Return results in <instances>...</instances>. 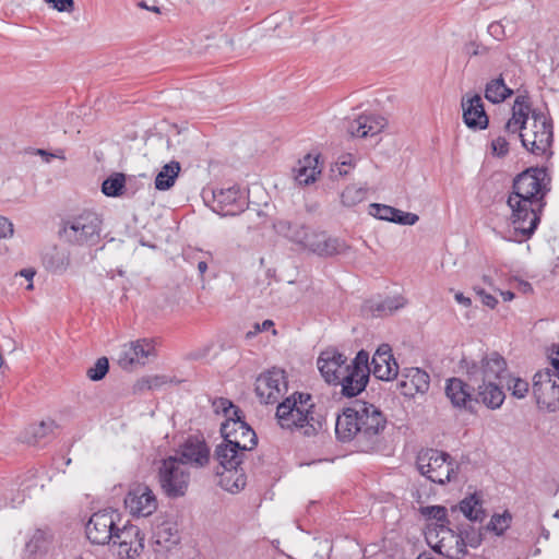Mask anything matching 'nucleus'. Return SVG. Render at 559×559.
I'll return each instance as SVG.
<instances>
[{
    "label": "nucleus",
    "mask_w": 559,
    "mask_h": 559,
    "mask_svg": "<svg viewBox=\"0 0 559 559\" xmlns=\"http://www.w3.org/2000/svg\"><path fill=\"white\" fill-rule=\"evenodd\" d=\"M14 228L11 221L4 216H0V239H8L13 236Z\"/></svg>",
    "instance_id": "obj_55"
},
{
    "label": "nucleus",
    "mask_w": 559,
    "mask_h": 559,
    "mask_svg": "<svg viewBox=\"0 0 559 559\" xmlns=\"http://www.w3.org/2000/svg\"><path fill=\"white\" fill-rule=\"evenodd\" d=\"M102 219L95 212L87 211L63 223L61 236L66 241L78 246H92L99 239Z\"/></svg>",
    "instance_id": "obj_8"
},
{
    "label": "nucleus",
    "mask_w": 559,
    "mask_h": 559,
    "mask_svg": "<svg viewBox=\"0 0 559 559\" xmlns=\"http://www.w3.org/2000/svg\"><path fill=\"white\" fill-rule=\"evenodd\" d=\"M126 187V177L123 174L116 173L104 180L102 191L105 195L117 198L123 194Z\"/></svg>",
    "instance_id": "obj_37"
},
{
    "label": "nucleus",
    "mask_w": 559,
    "mask_h": 559,
    "mask_svg": "<svg viewBox=\"0 0 559 559\" xmlns=\"http://www.w3.org/2000/svg\"><path fill=\"white\" fill-rule=\"evenodd\" d=\"M500 295L504 301H511L514 298V294L510 290H501Z\"/></svg>",
    "instance_id": "obj_64"
},
{
    "label": "nucleus",
    "mask_w": 559,
    "mask_h": 559,
    "mask_svg": "<svg viewBox=\"0 0 559 559\" xmlns=\"http://www.w3.org/2000/svg\"><path fill=\"white\" fill-rule=\"evenodd\" d=\"M511 522V515L508 512L503 514L492 515L487 528L495 532L497 535H501L509 527Z\"/></svg>",
    "instance_id": "obj_44"
},
{
    "label": "nucleus",
    "mask_w": 559,
    "mask_h": 559,
    "mask_svg": "<svg viewBox=\"0 0 559 559\" xmlns=\"http://www.w3.org/2000/svg\"><path fill=\"white\" fill-rule=\"evenodd\" d=\"M459 536L472 548H477L481 544V535L475 530L461 531Z\"/></svg>",
    "instance_id": "obj_51"
},
{
    "label": "nucleus",
    "mask_w": 559,
    "mask_h": 559,
    "mask_svg": "<svg viewBox=\"0 0 559 559\" xmlns=\"http://www.w3.org/2000/svg\"><path fill=\"white\" fill-rule=\"evenodd\" d=\"M247 197L239 187L233 186L212 191L211 209L221 216H234L243 212Z\"/></svg>",
    "instance_id": "obj_16"
},
{
    "label": "nucleus",
    "mask_w": 559,
    "mask_h": 559,
    "mask_svg": "<svg viewBox=\"0 0 559 559\" xmlns=\"http://www.w3.org/2000/svg\"><path fill=\"white\" fill-rule=\"evenodd\" d=\"M367 191L364 188L349 186L341 194L342 203L345 206H355L365 201Z\"/></svg>",
    "instance_id": "obj_40"
},
{
    "label": "nucleus",
    "mask_w": 559,
    "mask_h": 559,
    "mask_svg": "<svg viewBox=\"0 0 559 559\" xmlns=\"http://www.w3.org/2000/svg\"><path fill=\"white\" fill-rule=\"evenodd\" d=\"M335 435L342 442L355 440L359 448V424L356 402L346 407L335 420Z\"/></svg>",
    "instance_id": "obj_21"
},
{
    "label": "nucleus",
    "mask_w": 559,
    "mask_h": 559,
    "mask_svg": "<svg viewBox=\"0 0 559 559\" xmlns=\"http://www.w3.org/2000/svg\"><path fill=\"white\" fill-rule=\"evenodd\" d=\"M513 95V90L507 86L502 74L491 79L485 86V98L492 104H500Z\"/></svg>",
    "instance_id": "obj_32"
},
{
    "label": "nucleus",
    "mask_w": 559,
    "mask_h": 559,
    "mask_svg": "<svg viewBox=\"0 0 559 559\" xmlns=\"http://www.w3.org/2000/svg\"><path fill=\"white\" fill-rule=\"evenodd\" d=\"M459 509L471 521H481L484 519V510L476 495H471L463 499L459 504Z\"/></svg>",
    "instance_id": "obj_36"
},
{
    "label": "nucleus",
    "mask_w": 559,
    "mask_h": 559,
    "mask_svg": "<svg viewBox=\"0 0 559 559\" xmlns=\"http://www.w3.org/2000/svg\"><path fill=\"white\" fill-rule=\"evenodd\" d=\"M175 456L182 462L185 467L190 465L200 468L210 461V448L204 440L190 438L180 447Z\"/></svg>",
    "instance_id": "obj_20"
},
{
    "label": "nucleus",
    "mask_w": 559,
    "mask_h": 559,
    "mask_svg": "<svg viewBox=\"0 0 559 559\" xmlns=\"http://www.w3.org/2000/svg\"><path fill=\"white\" fill-rule=\"evenodd\" d=\"M179 171L180 164L176 160H171L163 166L155 178V188L159 191L170 189L175 185V180L178 177Z\"/></svg>",
    "instance_id": "obj_34"
},
{
    "label": "nucleus",
    "mask_w": 559,
    "mask_h": 559,
    "mask_svg": "<svg viewBox=\"0 0 559 559\" xmlns=\"http://www.w3.org/2000/svg\"><path fill=\"white\" fill-rule=\"evenodd\" d=\"M519 206L512 203H508L511 209V224L513 226V236H510L511 240L523 241L530 238L539 224V212L542 204L533 202H519Z\"/></svg>",
    "instance_id": "obj_12"
},
{
    "label": "nucleus",
    "mask_w": 559,
    "mask_h": 559,
    "mask_svg": "<svg viewBox=\"0 0 559 559\" xmlns=\"http://www.w3.org/2000/svg\"><path fill=\"white\" fill-rule=\"evenodd\" d=\"M368 213L378 219L391 222L392 215L396 214V209L385 204L371 203Z\"/></svg>",
    "instance_id": "obj_43"
},
{
    "label": "nucleus",
    "mask_w": 559,
    "mask_h": 559,
    "mask_svg": "<svg viewBox=\"0 0 559 559\" xmlns=\"http://www.w3.org/2000/svg\"><path fill=\"white\" fill-rule=\"evenodd\" d=\"M48 544V535L41 530H36L26 542L25 551L29 555H36L46 549Z\"/></svg>",
    "instance_id": "obj_38"
},
{
    "label": "nucleus",
    "mask_w": 559,
    "mask_h": 559,
    "mask_svg": "<svg viewBox=\"0 0 559 559\" xmlns=\"http://www.w3.org/2000/svg\"><path fill=\"white\" fill-rule=\"evenodd\" d=\"M533 395L539 408L548 412L559 409V382L554 378L551 370L546 369L535 373Z\"/></svg>",
    "instance_id": "obj_14"
},
{
    "label": "nucleus",
    "mask_w": 559,
    "mask_h": 559,
    "mask_svg": "<svg viewBox=\"0 0 559 559\" xmlns=\"http://www.w3.org/2000/svg\"><path fill=\"white\" fill-rule=\"evenodd\" d=\"M455 546L448 550V557L451 559H463L467 555V544L459 535L454 536Z\"/></svg>",
    "instance_id": "obj_50"
},
{
    "label": "nucleus",
    "mask_w": 559,
    "mask_h": 559,
    "mask_svg": "<svg viewBox=\"0 0 559 559\" xmlns=\"http://www.w3.org/2000/svg\"><path fill=\"white\" fill-rule=\"evenodd\" d=\"M301 246L319 255H334L346 249V245L338 238H331L323 233L316 231H309Z\"/></svg>",
    "instance_id": "obj_22"
},
{
    "label": "nucleus",
    "mask_w": 559,
    "mask_h": 559,
    "mask_svg": "<svg viewBox=\"0 0 559 559\" xmlns=\"http://www.w3.org/2000/svg\"><path fill=\"white\" fill-rule=\"evenodd\" d=\"M397 389L404 396L413 397L429 389V376L419 368H406L402 371Z\"/></svg>",
    "instance_id": "obj_23"
},
{
    "label": "nucleus",
    "mask_w": 559,
    "mask_h": 559,
    "mask_svg": "<svg viewBox=\"0 0 559 559\" xmlns=\"http://www.w3.org/2000/svg\"><path fill=\"white\" fill-rule=\"evenodd\" d=\"M124 506L132 516L147 518L156 511L157 499L146 485H138L127 493Z\"/></svg>",
    "instance_id": "obj_17"
},
{
    "label": "nucleus",
    "mask_w": 559,
    "mask_h": 559,
    "mask_svg": "<svg viewBox=\"0 0 559 559\" xmlns=\"http://www.w3.org/2000/svg\"><path fill=\"white\" fill-rule=\"evenodd\" d=\"M552 135L551 121L544 114L533 112L532 122L519 138L527 151L535 155H544L551 146Z\"/></svg>",
    "instance_id": "obj_11"
},
{
    "label": "nucleus",
    "mask_w": 559,
    "mask_h": 559,
    "mask_svg": "<svg viewBox=\"0 0 559 559\" xmlns=\"http://www.w3.org/2000/svg\"><path fill=\"white\" fill-rule=\"evenodd\" d=\"M476 386L475 405L483 403L490 409L500 408L506 399L504 392L501 386L496 382H479L473 383Z\"/></svg>",
    "instance_id": "obj_29"
},
{
    "label": "nucleus",
    "mask_w": 559,
    "mask_h": 559,
    "mask_svg": "<svg viewBox=\"0 0 559 559\" xmlns=\"http://www.w3.org/2000/svg\"><path fill=\"white\" fill-rule=\"evenodd\" d=\"M166 383L165 377L154 376V377H147L139 380L136 382V390L143 391V390H152L157 389Z\"/></svg>",
    "instance_id": "obj_47"
},
{
    "label": "nucleus",
    "mask_w": 559,
    "mask_h": 559,
    "mask_svg": "<svg viewBox=\"0 0 559 559\" xmlns=\"http://www.w3.org/2000/svg\"><path fill=\"white\" fill-rule=\"evenodd\" d=\"M464 51L466 55H468L469 57H474V56H483V55H486L487 51H488V48L485 47L484 45L481 44H478L476 41H469L465 45L464 47Z\"/></svg>",
    "instance_id": "obj_54"
},
{
    "label": "nucleus",
    "mask_w": 559,
    "mask_h": 559,
    "mask_svg": "<svg viewBox=\"0 0 559 559\" xmlns=\"http://www.w3.org/2000/svg\"><path fill=\"white\" fill-rule=\"evenodd\" d=\"M247 451H242L239 442L224 440L216 447L215 457L227 474H222L221 485L230 492L242 489L246 485V478L242 473H238V466L242 463Z\"/></svg>",
    "instance_id": "obj_4"
},
{
    "label": "nucleus",
    "mask_w": 559,
    "mask_h": 559,
    "mask_svg": "<svg viewBox=\"0 0 559 559\" xmlns=\"http://www.w3.org/2000/svg\"><path fill=\"white\" fill-rule=\"evenodd\" d=\"M546 169L531 168L519 176L513 181V191L508 198L507 203L519 206V202H533L542 204L548 183Z\"/></svg>",
    "instance_id": "obj_7"
},
{
    "label": "nucleus",
    "mask_w": 559,
    "mask_h": 559,
    "mask_svg": "<svg viewBox=\"0 0 559 559\" xmlns=\"http://www.w3.org/2000/svg\"><path fill=\"white\" fill-rule=\"evenodd\" d=\"M295 179L299 185H309L314 182L317 176L320 174L318 169V157L306 155L302 159L298 160L294 168Z\"/></svg>",
    "instance_id": "obj_31"
},
{
    "label": "nucleus",
    "mask_w": 559,
    "mask_h": 559,
    "mask_svg": "<svg viewBox=\"0 0 559 559\" xmlns=\"http://www.w3.org/2000/svg\"><path fill=\"white\" fill-rule=\"evenodd\" d=\"M492 153L499 157L504 156L509 152V142L502 135L497 136L491 142Z\"/></svg>",
    "instance_id": "obj_52"
},
{
    "label": "nucleus",
    "mask_w": 559,
    "mask_h": 559,
    "mask_svg": "<svg viewBox=\"0 0 559 559\" xmlns=\"http://www.w3.org/2000/svg\"><path fill=\"white\" fill-rule=\"evenodd\" d=\"M461 368L471 383L496 382L507 371L504 358L496 352L487 354L479 361L463 358Z\"/></svg>",
    "instance_id": "obj_9"
},
{
    "label": "nucleus",
    "mask_w": 559,
    "mask_h": 559,
    "mask_svg": "<svg viewBox=\"0 0 559 559\" xmlns=\"http://www.w3.org/2000/svg\"><path fill=\"white\" fill-rule=\"evenodd\" d=\"M158 480L166 496L181 497L188 489L190 472L177 456H169L159 466Z\"/></svg>",
    "instance_id": "obj_10"
},
{
    "label": "nucleus",
    "mask_w": 559,
    "mask_h": 559,
    "mask_svg": "<svg viewBox=\"0 0 559 559\" xmlns=\"http://www.w3.org/2000/svg\"><path fill=\"white\" fill-rule=\"evenodd\" d=\"M416 464L420 474L436 484L443 485L456 477V463L448 453L436 449L421 450Z\"/></svg>",
    "instance_id": "obj_6"
},
{
    "label": "nucleus",
    "mask_w": 559,
    "mask_h": 559,
    "mask_svg": "<svg viewBox=\"0 0 559 559\" xmlns=\"http://www.w3.org/2000/svg\"><path fill=\"white\" fill-rule=\"evenodd\" d=\"M359 424V449L362 452L374 450L386 427V417L381 409L367 402H356Z\"/></svg>",
    "instance_id": "obj_5"
},
{
    "label": "nucleus",
    "mask_w": 559,
    "mask_h": 559,
    "mask_svg": "<svg viewBox=\"0 0 559 559\" xmlns=\"http://www.w3.org/2000/svg\"><path fill=\"white\" fill-rule=\"evenodd\" d=\"M216 409H222L226 420L221 425V433L224 440L239 442L242 451L252 450L258 442L253 429L242 419L241 411L231 402L219 399L214 403Z\"/></svg>",
    "instance_id": "obj_3"
},
{
    "label": "nucleus",
    "mask_w": 559,
    "mask_h": 559,
    "mask_svg": "<svg viewBox=\"0 0 559 559\" xmlns=\"http://www.w3.org/2000/svg\"><path fill=\"white\" fill-rule=\"evenodd\" d=\"M179 540L178 526L174 521L163 520L153 528L152 542L154 551L157 554L170 550Z\"/></svg>",
    "instance_id": "obj_25"
},
{
    "label": "nucleus",
    "mask_w": 559,
    "mask_h": 559,
    "mask_svg": "<svg viewBox=\"0 0 559 559\" xmlns=\"http://www.w3.org/2000/svg\"><path fill=\"white\" fill-rule=\"evenodd\" d=\"M463 120L471 129H486L488 116L486 115L480 95L464 96L462 98Z\"/></svg>",
    "instance_id": "obj_24"
},
{
    "label": "nucleus",
    "mask_w": 559,
    "mask_h": 559,
    "mask_svg": "<svg viewBox=\"0 0 559 559\" xmlns=\"http://www.w3.org/2000/svg\"><path fill=\"white\" fill-rule=\"evenodd\" d=\"M454 299L457 304L464 306L465 308H468L472 305L471 298L464 296L461 292L454 294Z\"/></svg>",
    "instance_id": "obj_59"
},
{
    "label": "nucleus",
    "mask_w": 559,
    "mask_h": 559,
    "mask_svg": "<svg viewBox=\"0 0 559 559\" xmlns=\"http://www.w3.org/2000/svg\"><path fill=\"white\" fill-rule=\"evenodd\" d=\"M385 124V119L380 116L360 115L348 123L347 130L353 136L367 138L380 133Z\"/></svg>",
    "instance_id": "obj_27"
},
{
    "label": "nucleus",
    "mask_w": 559,
    "mask_h": 559,
    "mask_svg": "<svg viewBox=\"0 0 559 559\" xmlns=\"http://www.w3.org/2000/svg\"><path fill=\"white\" fill-rule=\"evenodd\" d=\"M423 515L433 519L437 522H440L441 525L447 521V509L440 506H430L421 509Z\"/></svg>",
    "instance_id": "obj_46"
},
{
    "label": "nucleus",
    "mask_w": 559,
    "mask_h": 559,
    "mask_svg": "<svg viewBox=\"0 0 559 559\" xmlns=\"http://www.w3.org/2000/svg\"><path fill=\"white\" fill-rule=\"evenodd\" d=\"M43 263L47 270L63 273L70 265V253L59 247H49L43 254Z\"/></svg>",
    "instance_id": "obj_30"
},
{
    "label": "nucleus",
    "mask_w": 559,
    "mask_h": 559,
    "mask_svg": "<svg viewBox=\"0 0 559 559\" xmlns=\"http://www.w3.org/2000/svg\"><path fill=\"white\" fill-rule=\"evenodd\" d=\"M501 28L502 26L499 24V23H491L489 26H488V32L492 35V36H498L499 33L501 32Z\"/></svg>",
    "instance_id": "obj_60"
},
{
    "label": "nucleus",
    "mask_w": 559,
    "mask_h": 559,
    "mask_svg": "<svg viewBox=\"0 0 559 559\" xmlns=\"http://www.w3.org/2000/svg\"><path fill=\"white\" fill-rule=\"evenodd\" d=\"M56 428H57V425H56L55 420L49 419V418L46 420H41L39 424L33 426L31 428V433L34 439V442H37V441L46 438L47 436L52 433Z\"/></svg>",
    "instance_id": "obj_42"
},
{
    "label": "nucleus",
    "mask_w": 559,
    "mask_h": 559,
    "mask_svg": "<svg viewBox=\"0 0 559 559\" xmlns=\"http://www.w3.org/2000/svg\"><path fill=\"white\" fill-rule=\"evenodd\" d=\"M287 390L285 371L280 368H272L261 373L255 380V393L259 400L265 404H273Z\"/></svg>",
    "instance_id": "obj_15"
},
{
    "label": "nucleus",
    "mask_w": 559,
    "mask_h": 559,
    "mask_svg": "<svg viewBox=\"0 0 559 559\" xmlns=\"http://www.w3.org/2000/svg\"><path fill=\"white\" fill-rule=\"evenodd\" d=\"M144 534L139 530V536L130 539L128 546L123 548L121 551L126 552V559H140L141 555L144 551Z\"/></svg>",
    "instance_id": "obj_41"
},
{
    "label": "nucleus",
    "mask_w": 559,
    "mask_h": 559,
    "mask_svg": "<svg viewBox=\"0 0 559 559\" xmlns=\"http://www.w3.org/2000/svg\"><path fill=\"white\" fill-rule=\"evenodd\" d=\"M508 389L513 396L523 399L528 392V383L520 378H513L509 381Z\"/></svg>",
    "instance_id": "obj_48"
},
{
    "label": "nucleus",
    "mask_w": 559,
    "mask_h": 559,
    "mask_svg": "<svg viewBox=\"0 0 559 559\" xmlns=\"http://www.w3.org/2000/svg\"><path fill=\"white\" fill-rule=\"evenodd\" d=\"M109 362L106 357L98 358L97 361L87 370V377L93 381L102 380L108 372Z\"/></svg>",
    "instance_id": "obj_45"
},
{
    "label": "nucleus",
    "mask_w": 559,
    "mask_h": 559,
    "mask_svg": "<svg viewBox=\"0 0 559 559\" xmlns=\"http://www.w3.org/2000/svg\"><path fill=\"white\" fill-rule=\"evenodd\" d=\"M155 355L153 341L142 338L124 344L119 353L118 362L123 369L145 365Z\"/></svg>",
    "instance_id": "obj_18"
},
{
    "label": "nucleus",
    "mask_w": 559,
    "mask_h": 559,
    "mask_svg": "<svg viewBox=\"0 0 559 559\" xmlns=\"http://www.w3.org/2000/svg\"><path fill=\"white\" fill-rule=\"evenodd\" d=\"M531 112V104L526 96H518L512 107V117L506 122L504 131L510 134H519L525 132L528 115Z\"/></svg>",
    "instance_id": "obj_28"
},
{
    "label": "nucleus",
    "mask_w": 559,
    "mask_h": 559,
    "mask_svg": "<svg viewBox=\"0 0 559 559\" xmlns=\"http://www.w3.org/2000/svg\"><path fill=\"white\" fill-rule=\"evenodd\" d=\"M355 166V158L352 154H346L340 157L338 173L340 175H347L348 168Z\"/></svg>",
    "instance_id": "obj_56"
},
{
    "label": "nucleus",
    "mask_w": 559,
    "mask_h": 559,
    "mask_svg": "<svg viewBox=\"0 0 559 559\" xmlns=\"http://www.w3.org/2000/svg\"><path fill=\"white\" fill-rule=\"evenodd\" d=\"M274 228L277 231V234L284 236L285 238L300 246L302 241H305L306 236L309 233L306 226L284 219L276 222L274 224Z\"/></svg>",
    "instance_id": "obj_33"
},
{
    "label": "nucleus",
    "mask_w": 559,
    "mask_h": 559,
    "mask_svg": "<svg viewBox=\"0 0 559 559\" xmlns=\"http://www.w3.org/2000/svg\"><path fill=\"white\" fill-rule=\"evenodd\" d=\"M139 530L140 528L135 525H123L119 527V524H117V532H115L112 544L119 545L122 550L128 546L130 539L139 536Z\"/></svg>",
    "instance_id": "obj_39"
},
{
    "label": "nucleus",
    "mask_w": 559,
    "mask_h": 559,
    "mask_svg": "<svg viewBox=\"0 0 559 559\" xmlns=\"http://www.w3.org/2000/svg\"><path fill=\"white\" fill-rule=\"evenodd\" d=\"M36 154L40 155L46 163H49L52 158V153H49L45 150H37Z\"/></svg>",
    "instance_id": "obj_62"
},
{
    "label": "nucleus",
    "mask_w": 559,
    "mask_h": 559,
    "mask_svg": "<svg viewBox=\"0 0 559 559\" xmlns=\"http://www.w3.org/2000/svg\"><path fill=\"white\" fill-rule=\"evenodd\" d=\"M276 418L282 428L300 430L307 437L317 435L324 426L311 395L306 393H295L282 402L276 409Z\"/></svg>",
    "instance_id": "obj_2"
},
{
    "label": "nucleus",
    "mask_w": 559,
    "mask_h": 559,
    "mask_svg": "<svg viewBox=\"0 0 559 559\" xmlns=\"http://www.w3.org/2000/svg\"><path fill=\"white\" fill-rule=\"evenodd\" d=\"M274 326V322L272 320H265L262 323H254L252 330L248 331L246 334L247 338H251L255 336L258 333L262 331H266Z\"/></svg>",
    "instance_id": "obj_57"
},
{
    "label": "nucleus",
    "mask_w": 559,
    "mask_h": 559,
    "mask_svg": "<svg viewBox=\"0 0 559 559\" xmlns=\"http://www.w3.org/2000/svg\"><path fill=\"white\" fill-rule=\"evenodd\" d=\"M474 290L481 298V301L485 306L492 309L498 304L497 298L491 294L486 293L483 288L475 287Z\"/></svg>",
    "instance_id": "obj_58"
},
{
    "label": "nucleus",
    "mask_w": 559,
    "mask_h": 559,
    "mask_svg": "<svg viewBox=\"0 0 559 559\" xmlns=\"http://www.w3.org/2000/svg\"><path fill=\"white\" fill-rule=\"evenodd\" d=\"M20 275L32 282L35 275V271H33L32 269H24L20 272Z\"/></svg>",
    "instance_id": "obj_61"
},
{
    "label": "nucleus",
    "mask_w": 559,
    "mask_h": 559,
    "mask_svg": "<svg viewBox=\"0 0 559 559\" xmlns=\"http://www.w3.org/2000/svg\"><path fill=\"white\" fill-rule=\"evenodd\" d=\"M552 368H554V372L555 374L554 378L557 380V382L559 381V357L558 358H555L552 359Z\"/></svg>",
    "instance_id": "obj_63"
},
{
    "label": "nucleus",
    "mask_w": 559,
    "mask_h": 559,
    "mask_svg": "<svg viewBox=\"0 0 559 559\" xmlns=\"http://www.w3.org/2000/svg\"><path fill=\"white\" fill-rule=\"evenodd\" d=\"M317 365L323 379L330 384H340L342 394L347 397L361 393L370 376L369 354L364 349L347 364V358L342 353L328 348L320 354Z\"/></svg>",
    "instance_id": "obj_1"
},
{
    "label": "nucleus",
    "mask_w": 559,
    "mask_h": 559,
    "mask_svg": "<svg viewBox=\"0 0 559 559\" xmlns=\"http://www.w3.org/2000/svg\"><path fill=\"white\" fill-rule=\"evenodd\" d=\"M406 304L404 297L397 295L392 297H386L380 301H374L371 305V310L373 316L382 317L394 313L396 310L403 308Z\"/></svg>",
    "instance_id": "obj_35"
},
{
    "label": "nucleus",
    "mask_w": 559,
    "mask_h": 559,
    "mask_svg": "<svg viewBox=\"0 0 559 559\" xmlns=\"http://www.w3.org/2000/svg\"><path fill=\"white\" fill-rule=\"evenodd\" d=\"M120 521L121 515L116 510L105 509L93 513L85 526L88 540L95 545L112 543L115 532H117V524Z\"/></svg>",
    "instance_id": "obj_13"
},
{
    "label": "nucleus",
    "mask_w": 559,
    "mask_h": 559,
    "mask_svg": "<svg viewBox=\"0 0 559 559\" xmlns=\"http://www.w3.org/2000/svg\"><path fill=\"white\" fill-rule=\"evenodd\" d=\"M372 368L369 367L370 372L377 379L383 381H391L399 374V365L392 355V348L389 344H381L371 360Z\"/></svg>",
    "instance_id": "obj_19"
},
{
    "label": "nucleus",
    "mask_w": 559,
    "mask_h": 559,
    "mask_svg": "<svg viewBox=\"0 0 559 559\" xmlns=\"http://www.w3.org/2000/svg\"><path fill=\"white\" fill-rule=\"evenodd\" d=\"M392 216H393L391 219L392 223L405 225V226H413L419 219L417 214L411 213V212H404L399 209H396V214H394Z\"/></svg>",
    "instance_id": "obj_49"
},
{
    "label": "nucleus",
    "mask_w": 559,
    "mask_h": 559,
    "mask_svg": "<svg viewBox=\"0 0 559 559\" xmlns=\"http://www.w3.org/2000/svg\"><path fill=\"white\" fill-rule=\"evenodd\" d=\"M46 3L51 4L58 12L71 13L74 10L73 0H44Z\"/></svg>",
    "instance_id": "obj_53"
},
{
    "label": "nucleus",
    "mask_w": 559,
    "mask_h": 559,
    "mask_svg": "<svg viewBox=\"0 0 559 559\" xmlns=\"http://www.w3.org/2000/svg\"><path fill=\"white\" fill-rule=\"evenodd\" d=\"M445 395L451 404L457 408L474 411L475 395L472 394L469 385L459 378H451L447 381Z\"/></svg>",
    "instance_id": "obj_26"
}]
</instances>
